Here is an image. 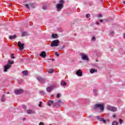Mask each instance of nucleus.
<instances>
[{
  "label": "nucleus",
  "instance_id": "f257e3e1",
  "mask_svg": "<svg viewBox=\"0 0 125 125\" xmlns=\"http://www.w3.org/2000/svg\"><path fill=\"white\" fill-rule=\"evenodd\" d=\"M14 63V61H13L12 62H10V61H8V64L4 66V72H7V70L8 69H10L11 68V64Z\"/></svg>",
  "mask_w": 125,
  "mask_h": 125
},
{
  "label": "nucleus",
  "instance_id": "f03ea898",
  "mask_svg": "<svg viewBox=\"0 0 125 125\" xmlns=\"http://www.w3.org/2000/svg\"><path fill=\"white\" fill-rule=\"evenodd\" d=\"M60 103H62L61 100H59L58 102H53V101H49L48 103V106L53 105V106H56V105H60Z\"/></svg>",
  "mask_w": 125,
  "mask_h": 125
},
{
  "label": "nucleus",
  "instance_id": "7ed1b4c3",
  "mask_svg": "<svg viewBox=\"0 0 125 125\" xmlns=\"http://www.w3.org/2000/svg\"><path fill=\"white\" fill-rule=\"evenodd\" d=\"M94 109H100L101 111H104V104H97L94 105L93 106Z\"/></svg>",
  "mask_w": 125,
  "mask_h": 125
},
{
  "label": "nucleus",
  "instance_id": "20e7f679",
  "mask_svg": "<svg viewBox=\"0 0 125 125\" xmlns=\"http://www.w3.org/2000/svg\"><path fill=\"white\" fill-rule=\"evenodd\" d=\"M59 45V40H54L51 43V46L53 47V46H58Z\"/></svg>",
  "mask_w": 125,
  "mask_h": 125
},
{
  "label": "nucleus",
  "instance_id": "39448f33",
  "mask_svg": "<svg viewBox=\"0 0 125 125\" xmlns=\"http://www.w3.org/2000/svg\"><path fill=\"white\" fill-rule=\"evenodd\" d=\"M106 109L109 110V111H111V112H116V111H117V107L110 105H107L106 106Z\"/></svg>",
  "mask_w": 125,
  "mask_h": 125
},
{
  "label": "nucleus",
  "instance_id": "423d86ee",
  "mask_svg": "<svg viewBox=\"0 0 125 125\" xmlns=\"http://www.w3.org/2000/svg\"><path fill=\"white\" fill-rule=\"evenodd\" d=\"M81 56L82 60H84L85 61H88V57H87V55H85L84 53H81Z\"/></svg>",
  "mask_w": 125,
  "mask_h": 125
},
{
  "label": "nucleus",
  "instance_id": "0eeeda50",
  "mask_svg": "<svg viewBox=\"0 0 125 125\" xmlns=\"http://www.w3.org/2000/svg\"><path fill=\"white\" fill-rule=\"evenodd\" d=\"M37 80L38 81H39L40 83H44L46 82V80H45V79L41 77H37Z\"/></svg>",
  "mask_w": 125,
  "mask_h": 125
},
{
  "label": "nucleus",
  "instance_id": "6e6552de",
  "mask_svg": "<svg viewBox=\"0 0 125 125\" xmlns=\"http://www.w3.org/2000/svg\"><path fill=\"white\" fill-rule=\"evenodd\" d=\"M18 45L19 46L20 50H23L24 49V44H21V42H18Z\"/></svg>",
  "mask_w": 125,
  "mask_h": 125
},
{
  "label": "nucleus",
  "instance_id": "1a4fd4ad",
  "mask_svg": "<svg viewBox=\"0 0 125 125\" xmlns=\"http://www.w3.org/2000/svg\"><path fill=\"white\" fill-rule=\"evenodd\" d=\"M58 11H61L62 8H63V5L62 4H58L56 6Z\"/></svg>",
  "mask_w": 125,
  "mask_h": 125
},
{
  "label": "nucleus",
  "instance_id": "9d476101",
  "mask_svg": "<svg viewBox=\"0 0 125 125\" xmlns=\"http://www.w3.org/2000/svg\"><path fill=\"white\" fill-rule=\"evenodd\" d=\"M15 94L17 95H18L21 93H22L23 92V90L22 89H16L14 91Z\"/></svg>",
  "mask_w": 125,
  "mask_h": 125
},
{
  "label": "nucleus",
  "instance_id": "9b49d317",
  "mask_svg": "<svg viewBox=\"0 0 125 125\" xmlns=\"http://www.w3.org/2000/svg\"><path fill=\"white\" fill-rule=\"evenodd\" d=\"M96 118L98 120V121H100L101 122H103L104 124H106V120L104 119V118H100V116H96Z\"/></svg>",
  "mask_w": 125,
  "mask_h": 125
},
{
  "label": "nucleus",
  "instance_id": "f8f14e48",
  "mask_svg": "<svg viewBox=\"0 0 125 125\" xmlns=\"http://www.w3.org/2000/svg\"><path fill=\"white\" fill-rule=\"evenodd\" d=\"M25 7H26V8H27V9H28V10H30V6H31V7H34V3H31L29 4H26L25 5Z\"/></svg>",
  "mask_w": 125,
  "mask_h": 125
},
{
  "label": "nucleus",
  "instance_id": "ddd939ff",
  "mask_svg": "<svg viewBox=\"0 0 125 125\" xmlns=\"http://www.w3.org/2000/svg\"><path fill=\"white\" fill-rule=\"evenodd\" d=\"M76 74L79 77H82V76H83V72H82V70L80 69L76 71Z\"/></svg>",
  "mask_w": 125,
  "mask_h": 125
},
{
  "label": "nucleus",
  "instance_id": "4468645a",
  "mask_svg": "<svg viewBox=\"0 0 125 125\" xmlns=\"http://www.w3.org/2000/svg\"><path fill=\"white\" fill-rule=\"evenodd\" d=\"M40 55L42 58H45V57H46V52H45V51H42Z\"/></svg>",
  "mask_w": 125,
  "mask_h": 125
},
{
  "label": "nucleus",
  "instance_id": "2eb2a0df",
  "mask_svg": "<svg viewBox=\"0 0 125 125\" xmlns=\"http://www.w3.org/2000/svg\"><path fill=\"white\" fill-rule=\"evenodd\" d=\"M27 113L28 114H35L36 112L33 109H28L27 110Z\"/></svg>",
  "mask_w": 125,
  "mask_h": 125
},
{
  "label": "nucleus",
  "instance_id": "dca6fc26",
  "mask_svg": "<svg viewBox=\"0 0 125 125\" xmlns=\"http://www.w3.org/2000/svg\"><path fill=\"white\" fill-rule=\"evenodd\" d=\"M53 89V86H51L50 87H48L46 88V91L47 92H50Z\"/></svg>",
  "mask_w": 125,
  "mask_h": 125
},
{
  "label": "nucleus",
  "instance_id": "f3484780",
  "mask_svg": "<svg viewBox=\"0 0 125 125\" xmlns=\"http://www.w3.org/2000/svg\"><path fill=\"white\" fill-rule=\"evenodd\" d=\"M97 72V70L95 69H91L90 70V73L91 74H94V73H96Z\"/></svg>",
  "mask_w": 125,
  "mask_h": 125
},
{
  "label": "nucleus",
  "instance_id": "a211bd4d",
  "mask_svg": "<svg viewBox=\"0 0 125 125\" xmlns=\"http://www.w3.org/2000/svg\"><path fill=\"white\" fill-rule=\"evenodd\" d=\"M52 38H53V39H58V35L57 34H53L52 35Z\"/></svg>",
  "mask_w": 125,
  "mask_h": 125
},
{
  "label": "nucleus",
  "instance_id": "6ab92c4d",
  "mask_svg": "<svg viewBox=\"0 0 125 125\" xmlns=\"http://www.w3.org/2000/svg\"><path fill=\"white\" fill-rule=\"evenodd\" d=\"M97 91H98V90L96 88H95L93 90V92L94 95H95V96H96V95H97V94H98Z\"/></svg>",
  "mask_w": 125,
  "mask_h": 125
},
{
  "label": "nucleus",
  "instance_id": "aec40b11",
  "mask_svg": "<svg viewBox=\"0 0 125 125\" xmlns=\"http://www.w3.org/2000/svg\"><path fill=\"white\" fill-rule=\"evenodd\" d=\"M61 85L65 86V85H67V83L66 82H64V81H62L61 82Z\"/></svg>",
  "mask_w": 125,
  "mask_h": 125
},
{
  "label": "nucleus",
  "instance_id": "412c9836",
  "mask_svg": "<svg viewBox=\"0 0 125 125\" xmlns=\"http://www.w3.org/2000/svg\"><path fill=\"white\" fill-rule=\"evenodd\" d=\"M54 71V70L53 69L47 70V72L49 74H51L52 73H53Z\"/></svg>",
  "mask_w": 125,
  "mask_h": 125
},
{
  "label": "nucleus",
  "instance_id": "4be33fe9",
  "mask_svg": "<svg viewBox=\"0 0 125 125\" xmlns=\"http://www.w3.org/2000/svg\"><path fill=\"white\" fill-rule=\"evenodd\" d=\"M23 75H24V76H27L28 75V72L27 71H23L22 72Z\"/></svg>",
  "mask_w": 125,
  "mask_h": 125
},
{
  "label": "nucleus",
  "instance_id": "5701e85b",
  "mask_svg": "<svg viewBox=\"0 0 125 125\" xmlns=\"http://www.w3.org/2000/svg\"><path fill=\"white\" fill-rule=\"evenodd\" d=\"M9 38L10 40H13V39H15V38H16V35H14L13 36H10Z\"/></svg>",
  "mask_w": 125,
  "mask_h": 125
},
{
  "label": "nucleus",
  "instance_id": "b1692460",
  "mask_svg": "<svg viewBox=\"0 0 125 125\" xmlns=\"http://www.w3.org/2000/svg\"><path fill=\"white\" fill-rule=\"evenodd\" d=\"M4 95H2L1 98V102H4L5 99H4Z\"/></svg>",
  "mask_w": 125,
  "mask_h": 125
},
{
  "label": "nucleus",
  "instance_id": "393cba45",
  "mask_svg": "<svg viewBox=\"0 0 125 125\" xmlns=\"http://www.w3.org/2000/svg\"><path fill=\"white\" fill-rule=\"evenodd\" d=\"M119 123L117 122V121H115L113 122H112V125H118Z\"/></svg>",
  "mask_w": 125,
  "mask_h": 125
},
{
  "label": "nucleus",
  "instance_id": "a878e982",
  "mask_svg": "<svg viewBox=\"0 0 125 125\" xmlns=\"http://www.w3.org/2000/svg\"><path fill=\"white\" fill-rule=\"evenodd\" d=\"M27 33L26 32H22V35L23 37H25V36H27Z\"/></svg>",
  "mask_w": 125,
  "mask_h": 125
},
{
  "label": "nucleus",
  "instance_id": "bb28decb",
  "mask_svg": "<svg viewBox=\"0 0 125 125\" xmlns=\"http://www.w3.org/2000/svg\"><path fill=\"white\" fill-rule=\"evenodd\" d=\"M22 82H23V80L22 79H20L18 81V83H21Z\"/></svg>",
  "mask_w": 125,
  "mask_h": 125
},
{
  "label": "nucleus",
  "instance_id": "cd10ccee",
  "mask_svg": "<svg viewBox=\"0 0 125 125\" xmlns=\"http://www.w3.org/2000/svg\"><path fill=\"white\" fill-rule=\"evenodd\" d=\"M60 4H62L63 6V3H64V0H60Z\"/></svg>",
  "mask_w": 125,
  "mask_h": 125
},
{
  "label": "nucleus",
  "instance_id": "c85d7f7f",
  "mask_svg": "<svg viewBox=\"0 0 125 125\" xmlns=\"http://www.w3.org/2000/svg\"><path fill=\"white\" fill-rule=\"evenodd\" d=\"M61 96V94L58 93L57 95V98H60Z\"/></svg>",
  "mask_w": 125,
  "mask_h": 125
},
{
  "label": "nucleus",
  "instance_id": "c756f323",
  "mask_svg": "<svg viewBox=\"0 0 125 125\" xmlns=\"http://www.w3.org/2000/svg\"><path fill=\"white\" fill-rule=\"evenodd\" d=\"M123 120L122 119H119V123H120V125H123Z\"/></svg>",
  "mask_w": 125,
  "mask_h": 125
},
{
  "label": "nucleus",
  "instance_id": "7c9ffc66",
  "mask_svg": "<svg viewBox=\"0 0 125 125\" xmlns=\"http://www.w3.org/2000/svg\"><path fill=\"white\" fill-rule=\"evenodd\" d=\"M11 58L12 59H14V58H15V57H14V54H11Z\"/></svg>",
  "mask_w": 125,
  "mask_h": 125
},
{
  "label": "nucleus",
  "instance_id": "2f4dec72",
  "mask_svg": "<svg viewBox=\"0 0 125 125\" xmlns=\"http://www.w3.org/2000/svg\"><path fill=\"white\" fill-rule=\"evenodd\" d=\"M42 102H39V107H42Z\"/></svg>",
  "mask_w": 125,
  "mask_h": 125
},
{
  "label": "nucleus",
  "instance_id": "473e14b6",
  "mask_svg": "<svg viewBox=\"0 0 125 125\" xmlns=\"http://www.w3.org/2000/svg\"><path fill=\"white\" fill-rule=\"evenodd\" d=\"M86 17L87 18H89V17H90V14H87V15H86Z\"/></svg>",
  "mask_w": 125,
  "mask_h": 125
},
{
  "label": "nucleus",
  "instance_id": "72a5a7b5",
  "mask_svg": "<svg viewBox=\"0 0 125 125\" xmlns=\"http://www.w3.org/2000/svg\"><path fill=\"white\" fill-rule=\"evenodd\" d=\"M55 54V55H56V56H57V57H59V54L58 53H57V52H56Z\"/></svg>",
  "mask_w": 125,
  "mask_h": 125
},
{
  "label": "nucleus",
  "instance_id": "f704fd0d",
  "mask_svg": "<svg viewBox=\"0 0 125 125\" xmlns=\"http://www.w3.org/2000/svg\"><path fill=\"white\" fill-rule=\"evenodd\" d=\"M40 93L42 95H44V92L43 91H40Z\"/></svg>",
  "mask_w": 125,
  "mask_h": 125
},
{
  "label": "nucleus",
  "instance_id": "c9c22d12",
  "mask_svg": "<svg viewBox=\"0 0 125 125\" xmlns=\"http://www.w3.org/2000/svg\"><path fill=\"white\" fill-rule=\"evenodd\" d=\"M114 33L113 32V31H111L110 32V35L111 36H113L114 35Z\"/></svg>",
  "mask_w": 125,
  "mask_h": 125
},
{
  "label": "nucleus",
  "instance_id": "e433bc0d",
  "mask_svg": "<svg viewBox=\"0 0 125 125\" xmlns=\"http://www.w3.org/2000/svg\"><path fill=\"white\" fill-rule=\"evenodd\" d=\"M92 41L93 42H94V41H95V38L94 37H93L92 38Z\"/></svg>",
  "mask_w": 125,
  "mask_h": 125
},
{
  "label": "nucleus",
  "instance_id": "4c0bfd02",
  "mask_svg": "<svg viewBox=\"0 0 125 125\" xmlns=\"http://www.w3.org/2000/svg\"><path fill=\"white\" fill-rule=\"evenodd\" d=\"M39 125H44V124L43 123H42V122H40L39 123Z\"/></svg>",
  "mask_w": 125,
  "mask_h": 125
},
{
  "label": "nucleus",
  "instance_id": "58836bf2",
  "mask_svg": "<svg viewBox=\"0 0 125 125\" xmlns=\"http://www.w3.org/2000/svg\"><path fill=\"white\" fill-rule=\"evenodd\" d=\"M42 8L44 9V10H45V9H46V7L44 6H43Z\"/></svg>",
  "mask_w": 125,
  "mask_h": 125
},
{
  "label": "nucleus",
  "instance_id": "ea45409f",
  "mask_svg": "<svg viewBox=\"0 0 125 125\" xmlns=\"http://www.w3.org/2000/svg\"><path fill=\"white\" fill-rule=\"evenodd\" d=\"M98 17H99V18L102 17V14H99V15H98Z\"/></svg>",
  "mask_w": 125,
  "mask_h": 125
},
{
  "label": "nucleus",
  "instance_id": "a19ab883",
  "mask_svg": "<svg viewBox=\"0 0 125 125\" xmlns=\"http://www.w3.org/2000/svg\"><path fill=\"white\" fill-rule=\"evenodd\" d=\"M22 107L23 109H27V107L26 106V105H23Z\"/></svg>",
  "mask_w": 125,
  "mask_h": 125
},
{
  "label": "nucleus",
  "instance_id": "79ce46f5",
  "mask_svg": "<svg viewBox=\"0 0 125 125\" xmlns=\"http://www.w3.org/2000/svg\"><path fill=\"white\" fill-rule=\"evenodd\" d=\"M123 38L125 39V33H124L123 34Z\"/></svg>",
  "mask_w": 125,
  "mask_h": 125
},
{
  "label": "nucleus",
  "instance_id": "37998d69",
  "mask_svg": "<svg viewBox=\"0 0 125 125\" xmlns=\"http://www.w3.org/2000/svg\"><path fill=\"white\" fill-rule=\"evenodd\" d=\"M100 22H103V20H101L100 21Z\"/></svg>",
  "mask_w": 125,
  "mask_h": 125
},
{
  "label": "nucleus",
  "instance_id": "c03bdc74",
  "mask_svg": "<svg viewBox=\"0 0 125 125\" xmlns=\"http://www.w3.org/2000/svg\"><path fill=\"white\" fill-rule=\"evenodd\" d=\"M113 118H116V115H113Z\"/></svg>",
  "mask_w": 125,
  "mask_h": 125
},
{
  "label": "nucleus",
  "instance_id": "a18cd8bd",
  "mask_svg": "<svg viewBox=\"0 0 125 125\" xmlns=\"http://www.w3.org/2000/svg\"><path fill=\"white\" fill-rule=\"evenodd\" d=\"M9 6H12V4H9Z\"/></svg>",
  "mask_w": 125,
  "mask_h": 125
},
{
  "label": "nucleus",
  "instance_id": "49530a36",
  "mask_svg": "<svg viewBox=\"0 0 125 125\" xmlns=\"http://www.w3.org/2000/svg\"><path fill=\"white\" fill-rule=\"evenodd\" d=\"M96 24H97V25H99V22H97L96 23Z\"/></svg>",
  "mask_w": 125,
  "mask_h": 125
},
{
  "label": "nucleus",
  "instance_id": "de8ad7c7",
  "mask_svg": "<svg viewBox=\"0 0 125 125\" xmlns=\"http://www.w3.org/2000/svg\"><path fill=\"white\" fill-rule=\"evenodd\" d=\"M22 120L23 121H25V120H26V118H23Z\"/></svg>",
  "mask_w": 125,
  "mask_h": 125
},
{
  "label": "nucleus",
  "instance_id": "09e8293b",
  "mask_svg": "<svg viewBox=\"0 0 125 125\" xmlns=\"http://www.w3.org/2000/svg\"><path fill=\"white\" fill-rule=\"evenodd\" d=\"M111 51H113L114 50V49H111Z\"/></svg>",
  "mask_w": 125,
  "mask_h": 125
},
{
  "label": "nucleus",
  "instance_id": "8fccbe9b",
  "mask_svg": "<svg viewBox=\"0 0 125 125\" xmlns=\"http://www.w3.org/2000/svg\"><path fill=\"white\" fill-rule=\"evenodd\" d=\"M7 94H9V92H7Z\"/></svg>",
  "mask_w": 125,
  "mask_h": 125
},
{
  "label": "nucleus",
  "instance_id": "3c124183",
  "mask_svg": "<svg viewBox=\"0 0 125 125\" xmlns=\"http://www.w3.org/2000/svg\"><path fill=\"white\" fill-rule=\"evenodd\" d=\"M123 3H124V4H125V1H124Z\"/></svg>",
  "mask_w": 125,
  "mask_h": 125
},
{
  "label": "nucleus",
  "instance_id": "603ef678",
  "mask_svg": "<svg viewBox=\"0 0 125 125\" xmlns=\"http://www.w3.org/2000/svg\"><path fill=\"white\" fill-rule=\"evenodd\" d=\"M52 61H54V59H52Z\"/></svg>",
  "mask_w": 125,
  "mask_h": 125
},
{
  "label": "nucleus",
  "instance_id": "864d4df0",
  "mask_svg": "<svg viewBox=\"0 0 125 125\" xmlns=\"http://www.w3.org/2000/svg\"><path fill=\"white\" fill-rule=\"evenodd\" d=\"M65 47V46H63L62 48H64Z\"/></svg>",
  "mask_w": 125,
  "mask_h": 125
},
{
  "label": "nucleus",
  "instance_id": "5fc2aeb1",
  "mask_svg": "<svg viewBox=\"0 0 125 125\" xmlns=\"http://www.w3.org/2000/svg\"><path fill=\"white\" fill-rule=\"evenodd\" d=\"M4 93H5V92H4Z\"/></svg>",
  "mask_w": 125,
  "mask_h": 125
},
{
  "label": "nucleus",
  "instance_id": "6e6d98bb",
  "mask_svg": "<svg viewBox=\"0 0 125 125\" xmlns=\"http://www.w3.org/2000/svg\"><path fill=\"white\" fill-rule=\"evenodd\" d=\"M101 0V1H102V0Z\"/></svg>",
  "mask_w": 125,
  "mask_h": 125
}]
</instances>
